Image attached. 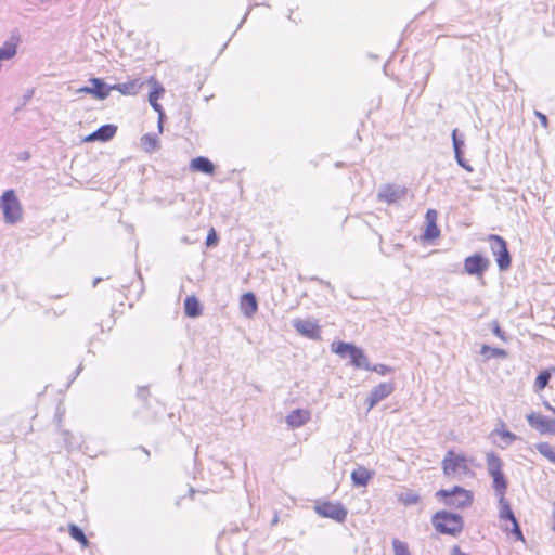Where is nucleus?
<instances>
[{"instance_id":"obj_30","label":"nucleus","mask_w":555,"mask_h":555,"mask_svg":"<svg viewBox=\"0 0 555 555\" xmlns=\"http://www.w3.org/2000/svg\"><path fill=\"white\" fill-rule=\"evenodd\" d=\"M392 546L395 555H411L409 546L405 542H402L398 539H393Z\"/></svg>"},{"instance_id":"obj_3","label":"nucleus","mask_w":555,"mask_h":555,"mask_svg":"<svg viewBox=\"0 0 555 555\" xmlns=\"http://www.w3.org/2000/svg\"><path fill=\"white\" fill-rule=\"evenodd\" d=\"M503 462L502 460L490 452L487 454V470L493 479V489L496 496L505 495L507 489V480L503 474Z\"/></svg>"},{"instance_id":"obj_9","label":"nucleus","mask_w":555,"mask_h":555,"mask_svg":"<svg viewBox=\"0 0 555 555\" xmlns=\"http://www.w3.org/2000/svg\"><path fill=\"white\" fill-rule=\"evenodd\" d=\"M489 266V259L483 257L481 254L476 253L465 258L464 272L467 273L468 275L481 278L488 270Z\"/></svg>"},{"instance_id":"obj_39","label":"nucleus","mask_w":555,"mask_h":555,"mask_svg":"<svg viewBox=\"0 0 555 555\" xmlns=\"http://www.w3.org/2000/svg\"><path fill=\"white\" fill-rule=\"evenodd\" d=\"M65 414V408L62 402L59 403L56 408L55 418L57 420V423L60 424L62 422V418Z\"/></svg>"},{"instance_id":"obj_25","label":"nucleus","mask_w":555,"mask_h":555,"mask_svg":"<svg viewBox=\"0 0 555 555\" xmlns=\"http://www.w3.org/2000/svg\"><path fill=\"white\" fill-rule=\"evenodd\" d=\"M68 532H69V535L80 542L82 544L83 547H86L88 545V539L85 534V532L82 531V529L80 527H78L77 525H69L68 526Z\"/></svg>"},{"instance_id":"obj_12","label":"nucleus","mask_w":555,"mask_h":555,"mask_svg":"<svg viewBox=\"0 0 555 555\" xmlns=\"http://www.w3.org/2000/svg\"><path fill=\"white\" fill-rule=\"evenodd\" d=\"M293 326L295 330L305 337L310 339L320 338V327L318 323L313 320H305V319H295L293 321Z\"/></svg>"},{"instance_id":"obj_19","label":"nucleus","mask_w":555,"mask_h":555,"mask_svg":"<svg viewBox=\"0 0 555 555\" xmlns=\"http://www.w3.org/2000/svg\"><path fill=\"white\" fill-rule=\"evenodd\" d=\"M190 168L193 171L203 172L206 175H212L215 171V165L212 162L204 156L193 158L191 160Z\"/></svg>"},{"instance_id":"obj_43","label":"nucleus","mask_w":555,"mask_h":555,"mask_svg":"<svg viewBox=\"0 0 555 555\" xmlns=\"http://www.w3.org/2000/svg\"><path fill=\"white\" fill-rule=\"evenodd\" d=\"M553 506H554V509L552 512V519H553L552 530L555 531V502L553 503Z\"/></svg>"},{"instance_id":"obj_35","label":"nucleus","mask_w":555,"mask_h":555,"mask_svg":"<svg viewBox=\"0 0 555 555\" xmlns=\"http://www.w3.org/2000/svg\"><path fill=\"white\" fill-rule=\"evenodd\" d=\"M487 351H491L492 356H494V357H504L506 354V352L503 349L490 348L486 345L482 346L481 353H486Z\"/></svg>"},{"instance_id":"obj_2","label":"nucleus","mask_w":555,"mask_h":555,"mask_svg":"<svg viewBox=\"0 0 555 555\" xmlns=\"http://www.w3.org/2000/svg\"><path fill=\"white\" fill-rule=\"evenodd\" d=\"M332 351L340 358H349L350 364L357 369L370 370L371 363L364 351L350 343L339 341L332 344Z\"/></svg>"},{"instance_id":"obj_5","label":"nucleus","mask_w":555,"mask_h":555,"mask_svg":"<svg viewBox=\"0 0 555 555\" xmlns=\"http://www.w3.org/2000/svg\"><path fill=\"white\" fill-rule=\"evenodd\" d=\"M442 469L448 477H460L469 473L467 460L464 455L449 450L442 461Z\"/></svg>"},{"instance_id":"obj_28","label":"nucleus","mask_w":555,"mask_h":555,"mask_svg":"<svg viewBox=\"0 0 555 555\" xmlns=\"http://www.w3.org/2000/svg\"><path fill=\"white\" fill-rule=\"evenodd\" d=\"M551 379V373L548 371H542L535 378L534 388L537 391L543 390Z\"/></svg>"},{"instance_id":"obj_6","label":"nucleus","mask_w":555,"mask_h":555,"mask_svg":"<svg viewBox=\"0 0 555 555\" xmlns=\"http://www.w3.org/2000/svg\"><path fill=\"white\" fill-rule=\"evenodd\" d=\"M437 496L443 498L446 505L455 508L467 507L473 502L472 492L459 486L453 487L451 490L441 489L437 492Z\"/></svg>"},{"instance_id":"obj_45","label":"nucleus","mask_w":555,"mask_h":555,"mask_svg":"<svg viewBox=\"0 0 555 555\" xmlns=\"http://www.w3.org/2000/svg\"><path fill=\"white\" fill-rule=\"evenodd\" d=\"M278 521H279V517H278V515H275L273 520H272V525H275Z\"/></svg>"},{"instance_id":"obj_11","label":"nucleus","mask_w":555,"mask_h":555,"mask_svg":"<svg viewBox=\"0 0 555 555\" xmlns=\"http://www.w3.org/2000/svg\"><path fill=\"white\" fill-rule=\"evenodd\" d=\"M499 498V514L501 519L509 520L513 524L512 533L516 535L517 539L524 540L522 532L517 522V519L511 508L509 503L506 501L505 495L498 496Z\"/></svg>"},{"instance_id":"obj_7","label":"nucleus","mask_w":555,"mask_h":555,"mask_svg":"<svg viewBox=\"0 0 555 555\" xmlns=\"http://www.w3.org/2000/svg\"><path fill=\"white\" fill-rule=\"evenodd\" d=\"M488 242L500 271H506L512 262L506 241L500 235L490 234Z\"/></svg>"},{"instance_id":"obj_18","label":"nucleus","mask_w":555,"mask_h":555,"mask_svg":"<svg viewBox=\"0 0 555 555\" xmlns=\"http://www.w3.org/2000/svg\"><path fill=\"white\" fill-rule=\"evenodd\" d=\"M92 85V95L98 100H105L113 90L112 86L106 85L101 78H90Z\"/></svg>"},{"instance_id":"obj_46","label":"nucleus","mask_w":555,"mask_h":555,"mask_svg":"<svg viewBox=\"0 0 555 555\" xmlns=\"http://www.w3.org/2000/svg\"><path fill=\"white\" fill-rule=\"evenodd\" d=\"M100 281H101V279H100V278H96V279L94 280V282H93V286H96V284H98Z\"/></svg>"},{"instance_id":"obj_44","label":"nucleus","mask_w":555,"mask_h":555,"mask_svg":"<svg viewBox=\"0 0 555 555\" xmlns=\"http://www.w3.org/2000/svg\"><path fill=\"white\" fill-rule=\"evenodd\" d=\"M144 393H145V388H143V387L139 388L138 396L144 398Z\"/></svg>"},{"instance_id":"obj_15","label":"nucleus","mask_w":555,"mask_h":555,"mask_svg":"<svg viewBox=\"0 0 555 555\" xmlns=\"http://www.w3.org/2000/svg\"><path fill=\"white\" fill-rule=\"evenodd\" d=\"M117 131V127L114 125H104L101 126L98 130L92 132L86 138V141L93 142V141H101L106 142L111 140Z\"/></svg>"},{"instance_id":"obj_42","label":"nucleus","mask_w":555,"mask_h":555,"mask_svg":"<svg viewBox=\"0 0 555 555\" xmlns=\"http://www.w3.org/2000/svg\"><path fill=\"white\" fill-rule=\"evenodd\" d=\"M451 555H468L466 553H463L459 546H453L452 554Z\"/></svg>"},{"instance_id":"obj_29","label":"nucleus","mask_w":555,"mask_h":555,"mask_svg":"<svg viewBox=\"0 0 555 555\" xmlns=\"http://www.w3.org/2000/svg\"><path fill=\"white\" fill-rule=\"evenodd\" d=\"M439 234L440 230L438 229L437 223L433 220L428 222L424 232V237L426 240H434L437 238Z\"/></svg>"},{"instance_id":"obj_14","label":"nucleus","mask_w":555,"mask_h":555,"mask_svg":"<svg viewBox=\"0 0 555 555\" xmlns=\"http://www.w3.org/2000/svg\"><path fill=\"white\" fill-rule=\"evenodd\" d=\"M311 418V413L305 409H296L286 416V423L292 428H298L308 423Z\"/></svg>"},{"instance_id":"obj_36","label":"nucleus","mask_w":555,"mask_h":555,"mask_svg":"<svg viewBox=\"0 0 555 555\" xmlns=\"http://www.w3.org/2000/svg\"><path fill=\"white\" fill-rule=\"evenodd\" d=\"M217 242H218L217 234H216L215 230H214V229H211V230H210V232H209V233H208V235H207V238H206V245H207L208 247H210V246H215V245L217 244Z\"/></svg>"},{"instance_id":"obj_1","label":"nucleus","mask_w":555,"mask_h":555,"mask_svg":"<svg viewBox=\"0 0 555 555\" xmlns=\"http://www.w3.org/2000/svg\"><path fill=\"white\" fill-rule=\"evenodd\" d=\"M431 522L439 533L452 537H457L464 528L462 516L447 511L437 512Z\"/></svg>"},{"instance_id":"obj_20","label":"nucleus","mask_w":555,"mask_h":555,"mask_svg":"<svg viewBox=\"0 0 555 555\" xmlns=\"http://www.w3.org/2000/svg\"><path fill=\"white\" fill-rule=\"evenodd\" d=\"M401 195V190L395 185H385L378 192V198L386 203L396 202Z\"/></svg>"},{"instance_id":"obj_8","label":"nucleus","mask_w":555,"mask_h":555,"mask_svg":"<svg viewBox=\"0 0 555 555\" xmlns=\"http://www.w3.org/2000/svg\"><path fill=\"white\" fill-rule=\"evenodd\" d=\"M315 513L324 518L333 519L337 522H344L347 518L348 511L341 503H333L324 501L314 506Z\"/></svg>"},{"instance_id":"obj_16","label":"nucleus","mask_w":555,"mask_h":555,"mask_svg":"<svg viewBox=\"0 0 555 555\" xmlns=\"http://www.w3.org/2000/svg\"><path fill=\"white\" fill-rule=\"evenodd\" d=\"M374 472L369 470L364 466H358L351 473V480L356 487H366L370 480L373 478Z\"/></svg>"},{"instance_id":"obj_33","label":"nucleus","mask_w":555,"mask_h":555,"mask_svg":"<svg viewBox=\"0 0 555 555\" xmlns=\"http://www.w3.org/2000/svg\"><path fill=\"white\" fill-rule=\"evenodd\" d=\"M369 371H373L378 373L379 375H387L393 372V369L390 366H387L385 364H375L371 365V369Z\"/></svg>"},{"instance_id":"obj_13","label":"nucleus","mask_w":555,"mask_h":555,"mask_svg":"<svg viewBox=\"0 0 555 555\" xmlns=\"http://www.w3.org/2000/svg\"><path fill=\"white\" fill-rule=\"evenodd\" d=\"M527 421L531 427L538 429L541 434L553 433L555 430V421L542 414L530 413L527 415Z\"/></svg>"},{"instance_id":"obj_32","label":"nucleus","mask_w":555,"mask_h":555,"mask_svg":"<svg viewBox=\"0 0 555 555\" xmlns=\"http://www.w3.org/2000/svg\"><path fill=\"white\" fill-rule=\"evenodd\" d=\"M457 132H459L457 129H454L452 131V143H453L454 154L457 152H462L464 144H465L464 140L459 138Z\"/></svg>"},{"instance_id":"obj_10","label":"nucleus","mask_w":555,"mask_h":555,"mask_svg":"<svg viewBox=\"0 0 555 555\" xmlns=\"http://www.w3.org/2000/svg\"><path fill=\"white\" fill-rule=\"evenodd\" d=\"M395 390V385L391 382L380 383L373 387L370 391L365 404L367 405V412L371 411L380 401L388 398Z\"/></svg>"},{"instance_id":"obj_47","label":"nucleus","mask_w":555,"mask_h":555,"mask_svg":"<svg viewBox=\"0 0 555 555\" xmlns=\"http://www.w3.org/2000/svg\"><path fill=\"white\" fill-rule=\"evenodd\" d=\"M82 370V366L80 365L76 372V375H78L80 373V371Z\"/></svg>"},{"instance_id":"obj_27","label":"nucleus","mask_w":555,"mask_h":555,"mask_svg":"<svg viewBox=\"0 0 555 555\" xmlns=\"http://www.w3.org/2000/svg\"><path fill=\"white\" fill-rule=\"evenodd\" d=\"M537 450L540 454L545 456L550 462L555 464V450L547 442H540L537 444Z\"/></svg>"},{"instance_id":"obj_41","label":"nucleus","mask_w":555,"mask_h":555,"mask_svg":"<svg viewBox=\"0 0 555 555\" xmlns=\"http://www.w3.org/2000/svg\"><path fill=\"white\" fill-rule=\"evenodd\" d=\"M77 93H87V94H92V85L90 87H82L80 89L77 90Z\"/></svg>"},{"instance_id":"obj_26","label":"nucleus","mask_w":555,"mask_h":555,"mask_svg":"<svg viewBox=\"0 0 555 555\" xmlns=\"http://www.w3.org/2000/svg\"><path fill=\"white\" fill-rule=\"evenodd\" d=\"M141 144L146 152H152L159 147V142H158L156 135H153L150 133L144 134L141 138Z\"/></svg>"},{"instance_id":"obj_4","label":"nucleus","mask_w":555,"mask_h":555,"mask_svg":"<svg viewBox=\"0 0 555 555\" xmlns=\"http://www.w3.org/2000/svg\"><path fill=\"white\" fill-rule=\"evenodd\" d=\"M0 208L7 223L14 224L22 218V207L14 190H7L0 197Z\"/></svg>"},{"instance_id":"obj_37","label":"nucleus","mask_w":555,"mask_h":555,"mask_svg":"<svg viewBox=\"0 0 555 555\" xmlns=\"http://www.w3.org/2000/svg\"><path fill=\"white\" fill-rule=\"evenodd\" d=\"M492 332L495 336H498L502 340H505L504 332L501 330L496 321L492 323Z\"/></svg>"},{"instance_id":"obj_21","label":"nucleus","mask_w":555,"mask_h":555,"mask_svg":"<svg viewBox=\"0 0 555 555\" xmlns=\"http://www.w3.org/2000/svg\"><path fill=\"white\" fill-rule=\"evenodd\" d=\"M184 312L190 318H197L202 314V307L195 296H189L184 300Z\"/></svg>"},{"instance_id":"obj_38","label":"nucleus","mask_w":555,"mask_h":555,"mask_svg":"<svg viewBox=\"0 0 555 555\" xmlns=\"http://www.w3.org/2000/svg\"><path fill=\"white\" fill-rule=\"evenodd\" d=\"M534 115L540 120V122L543 126V128H547L548 119H547L546 115L541 113V112H539V111H534Z\"/></svg>"},{"instance_id":"obj_23","label":"nucleus","mask_w":555,"mask_h":555,"mask_svg":"<svg viewBox=\"0 0 555 555\" xmlns=\"http://www.w3.org/2000/svg\"><path fill=\"white\" fill-rule=\"evenodd\" d=\"M164 91L163 88H159V89H155L153 90L150 95H149V102L151 104V106L153 107V109L155 112H157L159 114V124H158V127H159V130L162 131V118L164 116V112H163V107L162 105L158 103V99L160 96V93Z\"/></svg>"},{"instance_id":"obj_17","label":"nucleus","mask_w":555,"mask_h":555,"mask_svg":"<svg viewBox=\"0 0 555 555\" xmlns=\"http://www.w3.org/2000/svg\"><path fill=\"white\" fill-rule=\"evenodd\" d=\"M241 310L247 318L253 317L258 310L257 298L254 293H245L241 298Z\"/></svg>"},{"instance_id":"obj_34","label":"nucleus","mask_w":555,"mask_h":555,"mask_svg":"<svg viewBox=\"0 0 555 555\" xmlns=\"http://www.w3.org/2000/svg\"><path fill=\"white\" fill-rule=\"evenodd\" d=\"M454 156L459 166H461L468 172L473 171V167L464 158L463 151L455 153Z\"/></svg>"},{"instance_id":"obj_24","label":"nucleus","mask_w":555,"mask_h":555,"mask_svg":"<svg viewBox=\"0 0 555 555\" xmlns=\"http://www.w3.org/2000/svg\"><path fill=\"white\" fill-rule=\"evenodd\" d=\"M502 428H495L491 435H498L501 437V439L503 440L504 442V446L503 447H508L511 446L513 442H515L517 440V436L515 434H513L512 431L507 430L504 428V423L501 421L500 422Z\"/></svg>"},{"instance_id":"obj_31","label":"nucleus","mask_w":555,"mask_h":555,"mask_svg":"<svg viewBox=\"0 0 555 555\" xmlns=\"http://www.w3.org/2000/svg\"><path fill=\"white\" fill-rule=\"evenodd\" d=\"M399 500L404 505H414L420 501V496L416 493L409 491L400 494Z\"/></svg>"},{"instance_id":"obj_22","label":"nucleus","mask_w":555,"mask_h":555,"mask_svg":"<svg viewBox=\"0 0 555 555\" xmlns=\"http://www.w3.org/2000/svg\"><path fill=\"white\" fill-rule=\"evenodd\" d=\"M142 83L139 80H131L124 83L113 85V90H117L125 95L137 94Z\"/></svg>"},{"instance_id":"obj_40","label":"nucleus","mask_w":555,"mask_h":555,"mask_svg":"<svg viewBox=\"0 0 555 555\" xmlns=\"http://www.w3.org/2000/svg\"><path fill=\"white\" fill-rule=\"evenodd\" d=\"M437 221V211L434 210V209H428L427 212H426V223L430 222V221Z\"/></svg>"}]
</instances>
